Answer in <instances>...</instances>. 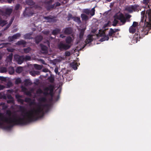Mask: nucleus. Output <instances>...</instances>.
<instances>
[{"mask_svg":"<svg viewBox=\"0 0 151 151\" xmlns=\"http://www.w3.org/2000/svg\"><path fill=\"white\" fill-rule=\"evenodd\" d=\"M51 16L45 17H44V19L46 20H48L47 21L48 22H52L53 20V18H51Z\"/></svg>","mask_w":151,"mask_h":151,"instance_id":"obj_26","label":"nucleus"},{"mask_svg":"<svg viewBox=\"0 0 151 151\" xmlns=\"http://www.w3.org/2000/svg\"><path fill=\"white\" fill-rule=\"evenodd\" d=\"M26 94L28 96H30L31 95V93L29 91H27L26 92Z\"/></svg>","mask_w":151,"mask_h":151,"instance_id":"obj_64","label":"nucleus"},{"mask_svg":"<svg viewBox=\"0 0 151 151\" xmlns=\"http://www.w3.org/2000/svg\"><path fill=\"white\" fill-rule=\"evenodd\" d=\"M81 16L83 21H86L89 19L88 17L84 14H81Z\"/></svg>","mask_w":151,"mask_h":151,"instance_id":"obj_15","label":"nucleus"},{"mask_svg":"<svg viewBox=\"0 0 151 151\" xmlns=\"http://www.w3.org/2000/svg\"><path fill=\"white\" fill-rule=\"evenodd\" d=\"M40 46L41 47L42 53L43 54H46L47 53L48 49L47 47L42 44H40Z\"/></svg>","mask_w":151,"mask_h":151,"instance_id":"obj_8","label":"nucleus"},{"mask_svg":"<svg viewBox=\"0 0 151 151\" xmlns=\"http://www.w3.org/2000/svg\"><path fill=\"white\" fill-rule=\"evenodd\" d=\"M110 23V21H108V22L107 23H106V24H105L104 26H103V28H106V27H108V26H109V24Z\"/></svg>","mask_w":151,"mask_h":151,"instance_id":"obj_49","label":"nucleus"},{"mask_svg":"<svg viewBox=\"0 0 151 151\" xmlns=\"http://www.w3.org/2000/svg\"><path fill=\"white\" fill-rule=\"evenodd\" d=\"M85 29H82L81 30L80 33H79V37L81 40L83 39V35L84 33Z\"/></svg>","mask_w":151,"mask_h":151,"instance_id":"obj_18","label":"nucleus"},{"mask_svg":"<svg viewBox=\"0 0 151 151\" xmlns=\"http://www.w3.org/2000/svg\"><path fill=\"white\" fill-rule=\"evenodd\" d=\"M38 101L40 102H45L47 101V99L45 97H42L39 98Z\"/></svg>","mask_w":151,"mask_h":151,"instance_id":"obj_27","label":"nucleus"},{"mask_svg":"<svg viewBox=\"0 0 151 151\" xmlns=\"http://www.w3.org/2000/svg\"><path fill=\"white\" fill-rule=\"evenodd\" d=\"M11 124L10 125L7 126H4V127L3 128L5 129H10L11 128L13 127V126L15 125H14L13 123H12L10 124Z\"/></svg>","mask_w":151,"mask_h":151,"instance_id":"obj_31","label":"nucleus"},{"mask_svg":"<svg viewBox=\"0 0 151 151\" xmlns=\"http://www.w3.org/2000/svg\"><path fill=\"white\" fill-rule=\"evenodd\" d=\"M55 7L60 6L61 5V4L59 2H57L55 3Z\"/></svg>","mask_w":151,"mask_h":151,"instance_id":"obj_60","label":"nucleus"},{"mask_svg":"<svg viewBox=\"0 0 151 151\" xmlns=\"http://www.w3.org/2000/svg\"><path fill=\"white\" fill-rule=\"evenodd\" d=\"M31 58L29 55H26L25 57H24V61H26L30 60H31Z\"/></svg>","mask_w":151,"mask_h":151,"instance_id":"obj_41","label":"nucleus"},{"mask_svg":"<svg viewBox=\"0 0 151 151\" xmlns=\"http://www.w3.org/2000/svg\"><path fill=\"white\" fill-rule=\"evenodd\" d=\"M0 80L2 81H6V79L3 76H0Z\"/></svg>","mask_w":151,"mask_h":151,"instance_id":"obj_56","label":"nucleus"},{"mask_svg":"<svg viewBox=\"0 0 151 151\" xmlns=\"http://www.w3.org/2000/svg\"><path fill=\"white\" fill-rule=\"evenodd\" d=\"M27 42L26 41L24 40H22L18 41L16 43V45H26Z\"/></svg>","mask_w":151,"mask_h":151,"instance_id":"obj_14","label":"nucleus"},{"mask_svg":"<svg viewBox=\"0 0 151 151\" xmlns=\"http://www.w3.org/2000/svg\"><path fill=\"white\" fill-rule=\"evenodd\" d=\"M129 30L130 33L133 34L135 32L136 29L135 28L131 26L129 28Z\"/></svg>","mask_w":151,"mask_h":151,"instance_id":"obj_25","label":"nucleus"},{"mask_svg":"<svg viewBox=\"0 0 151 151\" xmlns=\"http://www.w3.org/2000/svg\"><path fill=\"white\" fill-rule=\"evenodd\" d=\"M19 108L20 111H21L22 113H24L25 111V109L24 107L20 106Z\"/></svg>","mask_w":151,"mask_h":151,"instance_id":"obj_43","label":"nucleus"},{"mask_svg":"<svg viewBox=\"0 0 151 151\" xmlns=\"http://www.w3.org/2000/svg\"><path fill=\"white\" fill-rule=\"evenodd\" d=\"M115 19L114 20L113 22L112 26L114 27L116 26L117 24L119 23V21L116 20L117 19L114 18Z\"/></svg>","mask_w":151,"mask_h":151,"instance_id":"obj_32","label":"nucleus"},{"mask_svg":"<svg viewBox=\"0 0 151 151\" xmlns=\"http://www.w3.org/2000/svg\"><path fill=\"white\" fill-rule=\"evenodd\" d=\"M49 81L51 83H53L54 81V78L53 77H49L48 78Z\"/></svg>","mask_w":151,"mask_h":151,"instance_id":"obj_47","label":"nucleus"},{"mask_svg":"<svg viewBox=\"0 0 151 151\" xmlns=\"http://www.w3.org/2000/svg\"><path fill=\"white\" fill-rule=\"evenodd\" d=\"M40 72L38 71L33 70L29 72V74L33 76H35L36 75H38L40 74Z\"/></svg>","mask_w":151,"mask_h":151,"instance_id":"obj_11","label":"nucleus"},{"mask_svg":"<svg viewBox=\"0 0 151 151\" xmlns=\"http://www.w3.org/2000/svg\"><path fill=\"white\" fill-rule=\"evenodd\" d=\"M74 17L71 14H69L67 17L68 21H69L71 19H73Z\"/></svg>","mask_w":151,"mask_h":151,"instance_id":"obj_36","label":"nucleus"},{"mask_svg":"<svg viewBox=\"0 0 151 151\" xmlns=\"http://www.w3.org/2000/svg\"><path fill=\"white\" fill-rule=\"evenodd\" d=\"M43 93L44 96H47L48 95H49V93L48 92L45 91L44 92H43Z\"/></svg>","mask_w":151,"mask_h":151,"instance_id":"obj_59","label":"nucleus"},{"mask_svg":"<svg viewBox=\"0 0 151 151\" xmlns=\"http://www.w3.org/2000/svg\"><path fill=\"white\" fill-rule=\"evenodd\" d=\"M30 35L27 34L24 35V37L25 39H30Z\"/></svg>","mask_w":151,"mask_h":151,"instance_id":"obj_51","label":"nucleus"},{"mask_svg":"<svg viewBox=\"0 0 151 151\" xmlns=\"http://www.w3.org/2000/svg\"><path fill=\"white\" fill-rule=\"evenodd\" d=\"M42 91L40 88H39L36 91L37 94H41L43 93Z\"/></svg>","mask_w":151,"mask_h":151,"instance_id":"obj_46","label":"nucleus"},{"mask_svg":"<svg viewBox=\"0 0 151 151\" xmlns=\"http://www.w3.org/2000/svg\"><path fill=\"white\" fill-rule=\"evenodd\" d=\"M24 101L27 103H30V105L33 104L34 103V102L31 101V99L29 98H25Z\"/></svg>","mask_w":151,"mask_h":151,"instance_id":"obj_20","label":"nucleus"},{"mask_svg":"<svg viewBox=\"0 0 151 151\" xmlns=\"http://www.w3.org/2000/svg\"><path fill=\"white\" fill-rule=\"evenodd\" d=\"M114 35L115 32H114V30L112 28H110L108 36L111 37H113V36Z\"/></svg>","mask_w":151,"mask_h":151,"instance_id":"obj_17","label":"nucleus"},{"mask_svg":"<svg viewBox=\"0 0 151 151\" xmlns=\"http://www.w3.org/2000/svg\"><path fill=\"white\" fill-rule=\"evenodd\" d=\"M23 50L24 53H27L29 52L31 50V48L30 47H28L27 48L24 49Z\"/></svg>","mask_w":151,"mask_h":151,"instance_id":"obj_30","label":"nucleus"},{"mask_svg":"<svg viewBox=\"0 0 151 151\" xmlns=\"http://www.w3.org/2000/svg\"><path fill=\"white\" fill-rule=\"evenodd\" d=\"M109 37L108 36V35H104V36L102 37L100 39V41L101 42L104 41L105 40H109Z\"/></svg>","mask_w":151,"mask_h":151,"instance_id":"obj_21","label":"nucleus"},{"mask_svg":"<svg viewBox=\"0 0 151 151\" xmlns=\"http://www.w3.org/2000/svg\"><path fill=\"white\" fill-rule=\"evenodd\" d=\"M65 41L66 43V44L70 46V47L72 45V43L73 42V40L72 38L70 36L67 37L65 38Z\"/></svg>","mask_w":151,"mask_h":151,"instance_id":"obj_6","label":"nucleus"},{"mask_svg":"<svg viewBox=\"0 0 151 151\" xmlns=\"http://www.w3.org/2000/svg\"><path fill=\"white\" fill-rule=\"evenodd\" d=\"M65 55L66 56H69L70 55V53L69 51H67L65 52Z\"/></svg>","mask_w":151,"mask_h":151,"instance_id":"obj_53","label":"nucleus"},{"mask_svg":"<svg viewBox=\"0 0 151 151\" xmlns=\"http://www.w3.org/2000/svg\"><path fill=\"white\" fill-rule=\"evenodd\" d=\"M12 12V9L11 8H7L5 10V13L6 14L9 15Z\"/></svg>","mask_w":151,"mask_h":151,"instance_id":"obj_22","label":"nucleus"},{"mask_svg":"<svg viewBox=\"0 0 151 151\" xmlns=\"http://www.w3.org/2000/svg\"><path fill=\"white\" fill-rule=\"evenodd\" d=\"M50 89V85L48 87L45 88L44 90L45 91L48 92L49 91Z\"/></svg>","mask_w":151,"mask_h":151,"instance_id":"obj_55","label":"nucleus"},{"mask_svg":"<svg viewBox=\"0 0 151 151\" xmlns=\"http://www.w3.org/2000/svg\"><path fill=\"white\" fill-rule=\"evenodd\" d=\"M1 19H0V25L3 26L6 24L7 21L4 20H2Z\"/></svg>","mask_w":151,"mask_h":151,"instance_id":"obj_37","label":"nucleus"},{"mask_svg":"<svg viewBox=\"0 0 151 151\" xmlns=\"http://www.w3.org/2000/svg\"><path fill=\"white\" fill-rule=\"evenodd\" d=\"M50 33V32L49 31H45L43 32V33L46 35H48Z\"/></svg>","mask_w":151,"mask_h":151,"instance_id":"obj_62","label":"nucleus"},{"mask_svg":"<svg viewBox=\"0 0 151 151\" xmlns=\"http://www.w3.org/2000/svg\"><path fill=\"white\" fill-rule=\"evenodd\" d=\"M149 0H143V3L144 4H147L149 3Z\"/></svg>","mask_w":151,"mask_h":151,"instance_id":"obj_58","label":"nucleus"},{"mask_svg":"<svg viewBox=\"0 0 151 151\" xmlns=\"http://www.w3.org/2000/svg\"><path fill=\"white\" fill-rule=\"evenodd\" d=\"M34 67L36 69L40 70L42 68V66L37 64H35L34 65Z\"/></svg>","mask_w":151,"mask_h":151,"instance_id":"obj_28","label":"nucleus"},{"mask_svg":"<svg viewBox=\"0 0 151 151\" xmlns=\"http://www.w3.org/2000/svg\"><path fill=\"white\" fill-rule=\"evenodd\" d=\"M15 97L17 100H18V99H20V98L22 97V96L18 94H17L15 96Z\"/></svg>","mask_w":151,"mask_h":151,"instance_id":"obj_57","label":"nucleus"},{"mask_svg":"<svg viewBox=\"0 0 151 151\" xmlns=\"http://www.w3.org/2000/svg\"><path fill=\"white\" fill-rule=\"evenodd\" d=\"M23 70V68L22 67H18L16 70V72L18 73H21Z\"/></svg>","mask_w":151,"mask_h":151,"instance_id":"obj_29","label":"nucleus"},{"mask_svg":"<svg viewBox=\"0 0 151 151\" xmlns=\"http://www.w3.org/2000/svg\"><path fill=\"white\" fill-rule=\"evenodd\" d=\"M21 82L22 81L21 78H18L16 79L15 81V84H16L18 85L19 83H21Z\"/></svg>","mask_w":151,"mask_h":151,"instance_id":"obj_34","label":"nucleus"},{"mask_svg":"<svg viewBox=\"0 0 151 151\" xmlns=\"http://www.w3.org/2000/svg\"><path fill=\"white\" fill-rule=\"evenodd\" d=\"M57 47L60 51L66 50L70 48V46L68 45L64 44L63 41L60 42L57 45Z\"/></svg>","mask_w":151,"mask_h":151,"instance_id":"obj_3","label":"nucleus"},{"mask_svg":"<svg viewBox=\"0 0 151 151\" xmlns=\"http://www.w3.org/2000/svg\"><path fill=\"white\" fill-rule=\"evenodd\" d=\"M21 36V34L19 33H17L12 36L13 38L14 39H16Z\"/></svg>","mask_w":151,"mask_h":151,"instance_id":"obj_38","label":"nucleus"},{"mask_svg":"<svg viewBox=\"0 0 151 151\" xmlns=\"http://www.w3.org/2000/svg\"><path fill=\"white\" fill-rule=\"evenodd\" d=\"M54 71L56 74H58V68L57 67H55V68Z\"/></svg>","mask_w":151,"mask_h":151,"instance_id":"obj_63","label":"nucleus"},{"mask_svg":"<svg viewBox=\"0 0 151 151\" xmlns=\"http://www.w3.org/2000/svg\"><path fill=\"white\" fill-rule=\"evenodd\" d=\"M6 114L9 116L8 118L11 117L10 116L12 115V112L10 110H7L6 111Z\"/></svg>","mask_w":151,"mask_h":151,"instance_id":"obj_44","label":"nucleus"},{"mask_svg":"<svg viewBox=\"0 0 151 151\" xmlns=\"http://www.w3.org/2000/svg\"><path fill=\"white\" fill-rule=\"evenodd\" d=\"M138 10L137 7L136 5H129L127 6L125 10L130 13H132L133 11H137Z\"/></svg>","mask_w":151,"mask_h":151,"instance_id":"obj_4","label":"nucleus"},{"mask_svg":"<svg viewBox=\"0 0 151 151\" xmlns=\"http://www.w3.org/2000/svg\"><path fill=\"white\" fill-rule=\"evenodd\" d=\"M20 5L19 4H17L15 6V9L17 10H18L19 8Z\"/></svg>","mask_w":151,"mask_h":151,"instance_id":"obj_54","label":"nucleus"},{"mask_svg":"<svg viewBox=\"0 0 151 151\" xmlns=\"http://www.w3.org/2000/svg\"><path fill=\"white\" fill-rule=\"evenodd\" d=\"M83 12L87 15H89L90 13V10L88 9H85L83 10Z\"/></svg>","mask_w":151,"mask_h":151,"instance_id":"obj_42","label":"nucleus"},{"mask_svg":"<svg viewBox=\"0 0 151 151\" xmlns=\"http://www.w3.org/2000/svg\"><path fill=\"white\" fill-rule=\"evenodd\" d=\"M9 44V43H2L0 45V46H1V47H6Z\"/></svg>","mask_w":151,"mask_h":151,"instance_id":"obj_45","label":"nucleus"},{"mask_svg":"<svg viewBox=\"0 0 151 151\" xmlns=\"http://www.w3.org/2000/svg\"><path fill=\"white\" fill-rule=\"evenodd\" d=\"M48 109L49 105L47 104L39 105L36 109L33 108L29 112H26L23 117L21 118L16 115L12 116L13 118H7L4 116L3 114L0 113V126L4 128L3 122L8 124L13 123L14 125H25L28 123L36 120L43 116L44 114L43 108L42 107Z\"/></svg>","mask_w":151,"mask_h":151,"instance_id":"obj_1","label":"nucleus"},{"mask_svg":"<svg viewBox=\"0 0 151 151\" xmlns=\"http://www.w3.org/2000/svg\"><path fill=\"white\" fill-rule=\"evenodd\" d=\"M7 102L8 103H13L14 100L13 99L9 100H7Z\"/></svg>","mask_w":151,"mask_h":151,"instance_id":"obj_61","label":"nucleus"},{"mask_svg":"<svg viewBox=\"0 0 151 151\" xmlns=\"http://www.w3.org/2000/svg\"><path fill=\"white\" fill-rule=\"evenodd\" d=\"M14 58L18 64H21L24 61V56L23 55H16L14 56Z\"/></svg>","mask_w":151,"mask_h":151,"instance_id":"obj_5","label":"nucleus"},{"mask_svg":"<svg viewBox=\"0 0 151 151\" xmlns=\"http://www.w3.org/2000/svg\"><path fill=\"white\" fill-rule=\"evenodd\" d=\"M27 3L29 5H32L34 4L32 0H26Z\"/></svg>","mask_w":151,"mask_h":151,"instance_id":"obj_39","label":"nucleus"},{"mask_svg":"<svg viewBox=\"0 0 151 151\" xmlns=\"http://www.w3.org/2000/svg\"><path fill=\"white\" fill-rule=\"evenodd\" d=\"M43 39V37L41 35H37L35 38V43L38 44Z\"/></svg>","mask_w":151,"mask_h":151,"instance_id":"obj_10","label":"nucleus"},{"mask_svg":"<svg viewBox=\"0 0 151 151\" xmlns=\"http://www.w3.org/2000/svg\"><path fill=\"white\" fill-rule=\"evenodd\" d=\"M93 36L91 35H89L87 37L85 42L86 44H88L91 42L93 41Z\"/></svg>","mask_w":151,"mask_h":151,"instance_id":"obj_7","label":"nucleus"},{"mask_svg":"<svg viewBox=\"0 0 151 151\" xmlns=\"http://www.w3.org/2000/svg\"><path fill=\"white\" fill-rule=\"evenodd\" d=\"M138 24V22H133V24L132 26L135 28L136 27H137V26Z\"/></svg>","mask_w":151,"mask_h":151,"instance_id":"obj_50","label":"nucleus"},{"mask_svg":"<svg viewBox=\"0 0 151 151\" xmlns=\"http://www.w3.org/2000/svg\"><path fill=\"white\" fill-rule=\"evenodd\" d=\"M61 31V29L59 28H56L53 30L52 32V34L53 35H56L59 33Z\"/></svg>","mask_w":151,"mask_h":151,"instance_id":"obj_13","label":"nucleus"},{"mask_svg":"<svg viewBox=\"0 0 151 151\" xmlns=\"http://www.w3.org/2000/svg\"><path fill=\"white\" fill-rule=\"evenodd\" d=\"M53 1V0H49L48 1H45V4L47 5H51Z\"/></svg>","mask_w":151,"mask_h":151,"instance_id":"obj_40","label":"nucleus"},{"mask_svg":"<svg viewBox=\"0 0 151 151\" xmlns=\"http://www.w3.org/2000/svg\"><path fill=\"white\" fill-rule=\"evenodd\" d=\"M95 7L92 8L90 10V14L91 16H93L95 14Z\"/></svg>","mask_w":151,"mask_h":151,"instance_id":"obj_33","label":"nucleus"},{"mask_svg":"<svg viewBox=\"0 0 151 151\" xmlns=\"http://www.w3.org/2000/svg\"><path fill=\"white\" fill-rule=\"evenodd\" d=\"M7 71V69L6 68L2 67L0 68V72L1 73H4L6 72Z\"/></svg>","mask_w":151,"mask_h":151,"instance_id":"obj_35","label":"nucleus"},{"mask_svg":"<svg viewBox=\"0 0 151 151\" xmlns=\"http://www.w3.org/2000/svg\"><path fill=\"white\" fill-rule=\"evenodd\" d=\"M70 66L75 70H76L77 69V63L73 62L70 64Z\"/></svg>","mask_w":151,"mask_h":151,"instance_id":"obj_16","label":"nucleus"},{"mask_svg":"<svg viewBox=\"0 0 151 151\" xmlns=\"http://www.w3.org/2000/svg\"><path fill=\"white\" fill-rule=\"evenodd\" d=\"M73 20L74 21L78 24L81 23L80 18L79 17H74Z\"/></svg>","mask_w":151,"mask_h":151,"instance_id":"obj_23","label":"nucleus"},{"mask_svg":"<svg viewBox=\"0 0 151 151\" xmlns=\"http://www.w3.org/2000/svg\"><path fill=\"white\" fill-rule=\"evenodd\" d=\"M125 16L126 18L122 13H121L119 14H115L114 16V17L120 20L122 24H124L126 23V20L130 19L132 17L131 15L129 14H126Z\"/></svg>","mask_w":151,"mask_h":151,"instance_id":"obj_2","label":"nucleus"},{"mask_svg":"<svg viewBox=\"0 0 151 151\" xmlns=\"http://www.w3.org/2000/svg\"><path fill=\"white\" fill-rule=\"evenodd\" d=\"M9 41L11 42L14 40V38H13L12 36H9L8 38Z\"/></svg>","mask_w":151,"mask_h":151,"instance_id":"obj_48","label":"nucleus"},{"mask_svg":"<svg viewBox=\"0 0 151 151\" xmlns=\"http://www.w3.org/2000/svg\"><path fill=\"white\" fill-rule=\"evenodd\" d=\"M25 86H27L28 85H30L32 84V83L30 81L29 79H26L24 81Z\"/></svg>","mask_w":151,"mask_h":151,"instance_id":"obj_19","label":"nucleus"},{"mask_svg":"<svg viewBox=\"0 0 151 151\" xmlns=\"http://www.w3.org/2000/svg\"><path fill=\"white\" fill-rule=\"evenodd\" d=\"M55 7V4H54L52 5H47V9L48 10H52Z\"/></svg>","mask_w":151,"mask_h":151,"instance_id":"obj_24","label":"nucleus"},{"mask_svg":"<svg viewBox=\"0 0 151 151\" xmlns=\"http://www.w3.org/2000/svg\"><path fill=\"white\" fill-rule=\"evenodd\" d=\"M17 101L18 102H20L21 103V104H23L24 102V100L23 99L21 98L18 99V100H17Z\"/></svg>","mask_w":151,"mask_h":151,"instance_id":"obj_52","label":"nucleus"},{"mask_svg":"<svg viewBox=\"0 0 151 151\" xmlns=\"http://www.w3.org/2000/svg\"><path fill=\"white\" fill-rule=\"evenodd\" d=\"M50 92L49 93V95L52 96H53V92L55 88V86L53 85H50Z\"/></svg>","mask_w":151,"mask_h":151,"instance_id":"obj_12","label":"nucleus"},{"mask_svg":"<svg viewBox=\"0 0 151 151\" xmlns=\"http://www.w3.org/2000/svg\"><path fill=\"white\" fill-rule=\"evenodd\" d=\"M73 32V30L70 27L65 28L64 30V33L66 35H69L71 34Z\"/></svg>","mask_w":151,"mask_h":151,"instance_id":"obj_9","label":"nucleus"}]
</instances>
